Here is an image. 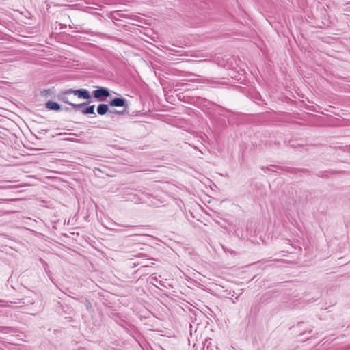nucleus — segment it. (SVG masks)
<instances>
[{
    "label": "nucleus",
    "mask_w": 350,
    "mask_h": 350,
    "mask_svg": "<svg viewBox=\"0 0 350 350\" xmlns=\"http://www.w3.org/2000/svg\"><path fill=\"white\" fill-rule=\"evenodd\" d=\"M109 105L111 107H128L127 100L123 97H116L109 101Z\"/></svg>",
    "instance_id": "7ed1b4c3"
},
{
    "label": "nucleus",
    "mask_w": 350,
    "mask_h": 350,
    "mask_svg": "<svg viewBox=\"0 0 350 350\" xmlns=\"http://www.w3.org/2000/svg\"><path fill=\"white\" fill-rule=\"evenodd\" d=\"M64 110H66V111H69V109H69V107H65L64 108Z\"/></svg>",
    "instance_id": "f3484780"
},
{
    "label": "nucleus",
    "mask_w": 350,
    "mask_h": 350,
    "mask_svg": "<svg viewBox=\"0 0 350 350\" xmlns=\"http://www.w3.org/2000/svg\"><path fill=\"white\" fill-rule=\"evenodd\" d=\"M45 107L51 111H58L62 109V106L57 102L49 100L45 103Z\"/></svg>",
    "instance_id": "20e7f679"
},
{
    "label": "nucleus",
    "mask_w": 350,
    "mask_h": 350,
    "mask_svg": "<svg viewBox=\"0 0 350 350\" xmlns=\"http://www.w3.org/2000/svg\"><path fill=\"white\" fill-rule=\"evenodd\" d=\"M95 105H88L81 109V113L84 115H96L94 111Z\"/></svg>",
    "instance_id": "6e6552de"
},
{
    "label": "nucleus",
    "mask_w": 350,
    "mask_h": 350,
    "mask_svg": "<svg viewBox=\"0 0 350 350\" xmlns=\"http://www.w3.org/2000/svg\"><path fill=\"white\" fill-rule=\"evenodd\" d=\"M109 105L105 103L99 104L97 106V113L100 116L105 115L109 111Z\"/></svg>",
    "instance_id": "423d86ee"
},
{
    "label": "nucleus",
    "mask_w": 350,
    "mask_h": 350,
    "mask_svg": "<svg viewBox=\"0 0 350 350\" xmlns=\"http://www.w3.org/2000/svg\"><path fill=\"white\" fill-rule=\"evenodd\" d=\"M272 167H273L275 169H281V167L278 165H272Z\"/></svg>",
    "instance_id": "2eb2a0df"
},
{
    "label": "nucleus",
    "mask_w": 350,
    "mask_h": 350,
    "mask_svg": "<svg viewBox=\"0 0 350 350\" xmlns=\"http://www.w3.org/2000/svg\"><path fill=\"white\" fill-rule=\"evenodd\" d=\"M338 171L329 170V171H319L317 173V176L320 178H328L329 175L338 174Z\"/></svg>",
    "instance_id": "0eeeda50"
},
{
    "label": "nucleus",
    "mask_w": 350,
    "mask_h": 350,
    "mask_svg": "<svg viewBox=\"0 0 350 350\" xmlns=\"http://www.w3.org/2000/svg\"><path fill=\"white\" fill-rule=\"evenodd\" d=\"M68 92V89L67 90H65L64 91H62L58 95H57V98L59 100L64 103H66V104H68L72 106V104H73V103L72 102H70L68 100V98L67 97V95L68 94H72V93H67Z\"/></svg>",
    "instance_id": "39448f33"
},
{
    "label": "nucleus",
    "mask_w": 350,
    "mask_h": 350,
    "mask_svg": "<svg viewBox=\"0 0 350 350\" xmlns=\"http://www.w3.org/2000/svg\"><path fill=\"white\" fill-rule=\"evenodd\" d=\"M261 169L262 170H264L265 172H267H267H273V170H272V169H271L270 167H262Z\"/></svg>",
    "instance_id": "4468645a"
},
{
    "label": "nucleus",
    "mask_w": 350,
    "mask_h": 350,
    "mask_svg": "<svg viewBox=\"0 0 350 350\" xmlns=\"http://www.w3.org/2000/svg\"><path fill=\"white\" fill-rule=\"evenodd\" d=\"M67 93H72V94L77 96L79 98L84 100H90L92 98V95L90 92L86 89H68Z\"/></svg>",
    "instance_id": "f03ea898"
},
{
    "label": "nucleus",
    "mask_w": 350,
    "mask_h": 350,
    "mask_svg": "<svg viewBox=\"0 0 350 350\" xmlns=\"http://www.w3.org/2000/svg\"><path fill=\"white\" fill-rule=\"evenodd\" d=\"M6 303H7V301L0 299V306H3V307L10 306L9 305L6 304Z\"/></svg>",
    "instance_id": "ddd939ff"
},
{
    "label": "nucleus",
    "mask_w": 350,
    "mask_h": 350,
    "mask_svg": "<svg viewBox=\"0 0 350 350\" xmlns=\"http://www.w3.org/2000/svg\"><path fill=\"white\" fill-rule=\"evenodd\" d=\"M88 101L87 102H84V103H79V104H75V103H73L72 104V106L74 107V108H76V109H80L81 107L84 108L85 107L88 106V105L90 103V100H88Z\"/></svg>",
    "instance_id": "9d476101"
},
{
    "label": "nucleus",
    "mask_w": 350,
    "mask_h": 350,
    "mask_svg": "<svg viewBox=\"0 0 350 350\" xmlns=\"http://www.w3.org/2000/svg\"><path fill=\"white\" fill-rule=\"evenodd\" d=\"M299 171H301L302 172H308V171L307 170H305V169H304V170H299Z\"/></svg>",
    "instance_id": "dca6fc26"
},
{
    "label": "nucleus",
    "mask_w": 350,
    "mask_h": 350,
    "mask_svg": "<svg viewBox=\"0 0 350 350\" xmlns=\"http://www.w3.org/2000/svg\"><path fill=\"white\" fill-rule=\"evenodd\" d=\"M85 306L87 310H89L90 308H91L92 304H91L90 301L88 299L85 300Z\"/></svg>",
    "instance_id": "f8f14e48"
},
{
    "label": "nucleus",
    "mask_w": 350,
    "mask_h": 350,
    "mask_svg": "<svg viewBox=\"0 0 350 350\" xmlns=\"http://www.w3.org/2000/svg\"><path fill=\"white\" fill-rule=\"evenodd\" d=\"M96 90L92 91V96L98 101H105L106 98L111 96L107 88L96 86Z\"/></svg>",
    "instance_id": "f257e3e1"
},
{
    "label": "nucleus",
    "mask_w": 350,
    "mask_h": 350,
    "mask_svg": "<svg viewBox=\"0 0 350 350\" xmlns=\"http://www.w3.org/2000/svg\"><path fill=\"white\" fill-rule=\"evenodd\" d=\"M25 299H18V301H10L11 304H23L24 305H28V304H33V300H27V301H24Z\"/></svg>",
    "instance_id": "1a4fd4ad"
},
{
    "label": "nucleus",
    "mask_w": 350,
    "mask_h": 350,
    "mask_svg": "<svg viewBox=\"0 0 350 350\" xmlns=\"http://www.w3.org/2000/svg\"><path fill=\"white\" fill-rule=\"evenodd\" d=\"M113 113L115 114H117V115H123V114L129 113V111L127 110V107H124V109L122 111H118V110L115 109L113 111Z\"/></svg>",
    "instance_id": "9b49d317"
}]
</instances>
